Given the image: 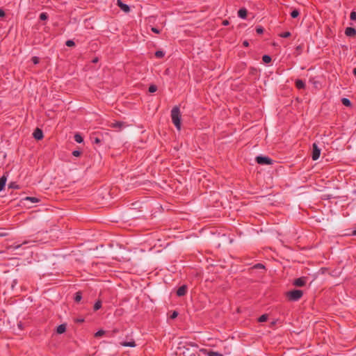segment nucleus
<instances>
[{"instance_id":"nucleus-11","label":"nucleus","mask_w":356,"mask_h":356,"mask_svg":"<svg viewBox=\"0 0 356 356\" xmlns=\"http://www.w3.org/2000/svg\"><path fill=\"white\" fill-rule=\"evenodd\" d=\"M186 293V286H180L177 291V294L178 296H182L185 295Z\"/></svg>"},{"instance_id":"nucleus-2","label":"nucleus","mask_w":356,"mask_h":356,"mask_svg":"<svg viewBox=\"0 0 356 356\" xmlns=\"http://www.w3.org/2000/svg\"><path fill=\"white\" fill-rule=\"evenodd\" d=\"M302 291L300 290H293L287 293V297L290 300L297 301L302 296Z\"/></svg>"},{"instance_id":"nucleus-25","label":"nucleus","mask_w":356,"mask_h":356,"mask_svg":"<svg viewBox=\"0 0 356 356\" xmlns=\"http://www.w3.org/2000/svg\"><path fill=\"white\" fill-rule=\"evenodd\" d=\"M102 307V303L100 301H97V302H95V305H94V309L95 310H98L101 308Z\"/></svg>"},{"instance_id":"nucleus-43","label":"nucleus","mask_w":356,"mask_h":356,"mask_svg":"<svg viewBox=\"0 0 356 356\" xmlns=\"http://www.w3.org/2000/svg\"><path fill=\"white\" fill-rule=\"evenodd\" d=\"M353 74L356 76V68L353 69Z\"/></svg>"},{"instance_id":"nucleus-33","label":"nucleus","mask_w":356,"mask_h":356,"mask_svg":"<svg viewBox=\"0 0 356 356\" xmlns=\"http://www.w3.org/2000/svg\"><path fill=\"white\" fill-rule=\"evenodd\" d=\"M257 32L259 34L262 33L264 32V30L261 27H257L256 29Z\"/></svg>"},{"instance_id":"nucleus-42","label":"nucleus","mask_w":356,"mask_h":356,"mask_svg":"<svg viewBox=\"0 0 356 356\" xmlns=\"http://www.w3.org/2000/svg\"><path fill=\"white\" fill-rule=\"evenodd\" d=\"M353 236H356V229L352 232Z\"/></svg>"},{"instance_id":"nucleus-19","label":"nucleus","mask_w":356,"mask_h":356,"mask_svg":"<svg viewBox=\"0 0 356 356\" xmlns=\"http://www.w3.org/2000/svg\"><path fill=\"white\" fill-rule=\"evenodd\" d=\"M155 56L157 58H163L165 56V52L161 50L156 51L155 52Z\"/></svg>"},{"instance_id":"nucleus-45","label":"nucleus","mask_w":356,"mask_h":356,"mask_svg":"<svg viewBox=\"0 0 356 356\" xmlns=\"http://www.w3.org/2000/svg\"><path fill=\"white\" fill-rule=\"evenodd\" d=\"M97 59H94V60H93V62H95V63L97 62Z\"/></svg>"},{"instance_id":"nucleus-32","label":"nucleus","mask_w":356,"mask_h":356,"mask_svg":"<svg viewBox=\"0 0 356 356\" xmlns=\"http://www.w3.org/2000/svg\"><path fill=\"white\" fill-rule=\"evenodd\" d=\"M32 60L34 64H38L39 63V58L38 57L34 56Z\"/></svg>"},{"instance_id":"nucleus-30","label":"nucleus","mask_w":356,"mask_h":356,"mask_svg":"<svg viewBox=\"0 0 356 356\" xmlns=\"http://www.w3.org/2000/svg\"><path fill=\"white\" fill-rule=\"evenodd\" d=\"M26 200L31 201V202H38V201L37 198L31 197H26Z\"/></svg>"},{"instance_id":"nucleus-29","label":"nucleus","mask_w":356,"mask_h":356,"mask_svg":"<svg viewBox=\"0 0 356 356\" xmlns=\"http://www.w3.org/2000/svg\"><path fill=\"white\" fill-rule=\"evenodd\" d=\"M65 44L67 47H73L75 44L74 42L71 40H67Z\"/></svg>"},{"instance_id":"nucleus-9","label":"nucleus","mask_w":356,"mask_h":356,"mask_svg":"<svg viewBox=\"0 0 356 356\" xmlns=\"http://www.w3.org/2000/svg\"><path fill=\"white\" fill-rule=\"evenodd\" d=\"M33 137L37 140H40L43 138L42 131L40 129H36L33 133Z\"/></svg>"},{"instance_id":"nucleus-18","label":"nucleus","mask_w":356,"mask_h":356,"mask_svg":"<svg viewBox=\"0 0 356 356\" xmlns=\"http://www.w3.org/2000/svg\"><path fill=\"white\" fill-rule=\"evenodd\" d=\"M342 104L346 106H350L351 105L350 101L347 98H343L341 99Z\"/></svg>"},{"instance_id":"nucleus-37","label":"nucleus","mask_w":356,"mask_h":356,"mask_svg":"<svg viewBox=\"0 0 356 356\" xmlns=\"http://www.w3.org/2000/svg\"><path fill=\"white\" fill-rule=\"evenodd\" d=\"M5 15V13L3 11V10L2 9H0V17H2Z\"/></svg>"},{"instance_id":"nucleus-39","label":"nucleus","mask_w":356,"mask_h":356,"mask_svg":"<svg viewBox=\"0 0 356 356\" xmlns=\"http://www.w3.org/2000/svg\"><path fill=\"white\" fill-rule=\"evenodd\" d=\"M222 24H223L224 26H227V25H228V24H229V22H228L227 20H224V21L222 22Z\"/></svg>"},{"instance_id":"nucleus-24","label":"nucleus","mask_w":356,"mask_h":356,"mask_svg":"<svg viewBox=\"0 0 356 356\" xmlns=\"http://www.w3.org/2000/svg\"><path fill=\"white\" fill-rule=\"evenodd\" d=\"M291 35V33L289 31H286L280 34V36L282 38H288Z\"/></svg>"},{"instance_id":"nucleus-38","label":"nucleus","mask_w":356,"mask_h":356,"mask_svg":"<svg viewBox=\"0 0 356 356\" xmlns=\"http://www.w3.org/2000/svg\"><path fill=\"white\" fill-rule=\"evenodd\" d=\"M243 46L245 47H248L249 45V43L247 40H245L243 42Z\"/></svg>"},{"instance_id":"nucleus-17","label":"nucleus","mask_w":356,"mask_h":356,"mask_svg":"<svg viewBox=\"0 0 356 356\" xmlns=\"http://www.w3.org/2000/svg\"><path fill=\"white\" fill-rule=\"evenodd\" d=\"M207 356H222V354L214 351H209L207 352Z\"/></svg>"},{"instance_id":"nucleus-7","label":"nucleus","mask_w":356,"mask_h":356,"mask_svg":"<svg viewBox=\"0 0 356 356\" xmlns=\"http://www.w3.org/2000/svg\"><path fill=\"white\" fill-rule=\"evenodd\" d=\"M110 127L120 130L124 127V124L122 122H115L111 123Z\"/></svg>"},{"instance_id":"nucleus-27","label":"nucleus","mask_w":356,"mask_h":356,"mask_svg":"<svg viewBox=\"0 0 356 356\" xmlns=\"http://www.w3.org/2000/svg\"><path fill=\"white\" fill-rule=\"evenodd\" d=\"M156 90H157V88H156V86H154V85H152V86H150L149 87V92H152H152H156Z\"/></svg>"},{"instance_id":"nucleus-34","label":"nucleus","mask_w":356,"mask_h":356,"mask_svg":"<svg viewBox=\"0 0 356 356\" xmlns=\"http://www.w3.org/2000/svg\"><path fill=\"white\" fill-rule=\"evenodd\" d=\"M177 315H178V313H177V312H174L172 314V315H171V316H170V317H171V318H172V319H173V318H175L177 316Z\"/></svg>"},{"instance_id":"nucleus-35","label":"nucleus","mask_w":356,"mask_h":356,"mask_svg":"<svg viewBox=\"0 0 356 356\" xmlns=\"http://www.w3.org/2000/svg\"><path fill=\"white\" fill-rule=\"evenodd\" d=\"M152 31L154 33H159V32H160V31L158 29L155 28V27H152Z\"/></svg>"},{"instance_id":"nucleus-4","label":"nucleus","mask_w":356,"mask_h":356,"mask_svg":"<svg viewBox=\"0 0 356 356\" xmlns=\"http://www.w3.org/2000/svg\"><path fill=\"white\" fill-rule=\"evenodd\" d=\"M321 155V149L318 147L316 143L313 144V150H312V159L314 161H316L318 159Z\"/></svg>"},{"instance_id":"nucleus-20","label":"nucleus","mask_w":356,"mask_h":356,"mask_svg":"<svg viewBox=\"0 0 356 356\" xmlns=\"http://www.w3.org/2000/svg\"><path fill=\"white\" fill-rule=\"evenodd\" d=\"M262 60L265 63H268L271 61V58L268 55H264L263 56Z\"/></svg>"},{"instance_id":"nucleus-12","label":"nucleus","mask_w":356,"mask_h":356,"mask_svg":"<svg viewBox=\"0 0 356 356\" xmlns=\"http://www.w3.org/2000/svg\"><path fill=\"white\" fill-rule=\"evenodd\" d=\"M121 346H125V347H135L136 343L134 341H124L120 343Z\"/></svg>"},{"instance_id":"nucleus-22","label":"nucleus","mask_w":356,"mask_h":356,"mask_svg":"<svg viewBox=\"0 0 356 356\" xmlns=\"http://www.w3.org/2000/svg\"><path fill=\"white\" fill-rule=\"evenodd\" d=\"M105 332L103 330H98L95 334V337H100L104 334Z\"/></svg>"},{"instance_id":"nucleus-36","label":"nucleus","mask_w":356,"mask_h":356,"mask_svg":"<svg viewBox=\"0 0 356 356\" xmlns=\"http://www.w3.org/2000/svg\"><path fill=\"white\" fill-rule=\"evenodd\" d=\"M72 154H73L74 156H79L80 152H79V151H77V150H75V151H74V152H72Z\"/></svg>"},{"instance_id":"nucleus-13","label":"nucleus","mask_w":356,"mask_h":356,"mask_svg":"<svg viewBox=\"0 0 356 356\" xmlns=\"http://www.w3.org/2000/svg\"><path fill=\"white\" fill-rule=\"evenodd\" d=\"M66 330V326L64 324H61L57 327L56 332L58 334H63Z\"/></svg>"},{"instance_id":"nucleus-6","label":"nucleus","mask_w":356,"mask_h":356,"mask_svg":"<svg viewBox=\"0 0 356 356\" xmlns=\"http://www.w3.org/2000/svg\"><path fill=\"white\" fill-rule=\"evenodd\" d=\"M345 34L348 37H353L356 34V30L352 27H348L346 29Z\"/></svg>"},{"instance_id":"nucleus-26","label":"nucleus","mask_w":356,"mask_h":356,"mask_svg":"<svg viewBox=\"0 0 356 356\" xmlns=\"http://www.w3.org/2000/svg\"><path fill=\"white\" fill-rule=\"evenodd\" d=\"M267 319H268V316L266 314H264L259 318V322H265Z\"/></svg>"},{"instance_id":"nucleus-40","label":"nucleus","mask_w":356,"mask_h":356,"mask_svg":"<svg viewBox=\"0 0 356 356\" xmlns=\"http://www.w3.org/2000/svg\"><path fill=\"white\" fill-rule=\"evenodd\" d=\"M95 143H100V140H99L98 138H96L95 139Z\"/></svg>"},{"instance_id":"nucleus-10","label":"nucleus","mask_w":356,"mask_h":356,"mask_svg":"<svg viewBox=\"0 0 356 356\" xmlns=\"http://www.w3.org/2000/svg\"><path fill=\"white\" fill-rule=\"evenodd\" d=\"M238 16L241 19H245L247 17V10L244 8L239 9Z\"/></svg>"},{"instance_id":"nucleus-5","label":"nucleus","mask_w":356,"mask_h":356,"mask_svg":"<svg viewBox=\"0 0 356 356\" xmlns=\"http://www.w3.org/2000/svg\"><path fill=\"white\" fill-rule=\"evenodd\" d=\"M117 5L124 13H129L130 11L129 6L127 4L124 3L121 0L117 1Z\"/></svg>"},{"instance_id":"nucleus-44","label":"nucleus","mask_w":356,"mask_h":356,"mask_svg":"<svg viewBox=\"0 0 356 356\" xmlns=\"http://www.w3.org/2000/svg\"><path fill=\"white\" fill-rule=\"evenodd\" d=\"M20 245H16L13 248V249H17L18 248H19Z\"/></svg>"},{"instance_id":"nucleus-21","label":"nucleus","mask_w":356,"mask_h":356,"mask_svg":"<svg viewBox=\"0 0 356 356\" xmlns=\"http://www.w3.org/2000/svg\"><path fill=\"white\" fill-rule=\"evenodd\" d=\"M82 298L81 293L80 292H77L75 294L74 300L76 302H79Z\"/></svg>"},{"instance_id":"nucleus-8","label":"nucleus","mask_w":356,"mask_h":356,"mask_svg":"<svg viewBox=\"0 0 356 356\" xmlns=\"http://www.w3.org/2000/svg\"><path fill=\"white\" fill-rule=\"evenodd\" d=\"M306 280L305 277H300L294 281V285L297 286H302L305 284Z\"/></svg>"},{"instance_id":"nucleus-14","label":"nucleus","mask_w":356,"mask_h":356,"mask_svg":"<svg viewBox=\"0 0 356 356\" xmlns=\"http://www.w3.org/2000/svg\"><path fill=\"white\" fill-rule=\"evenodd\" d=\"M6 180L7 179L4 175L0 178V191H1L3 189L6 183Z\"/></svg>"},{"instance_id":"nucleus-15","label":"nucleus","mask_w":356,"mask_h":356,"mask_svg":"<svg viewBox=\"0 0 356 356\" xmlns=\"http://www.w3.org/2000/svg\"><path fill=\"white\" fill-rule=\"evenodd\" d=\"M296 86L298 89H303L305 87V83L302 80L298 79V80H296Z\"/></svg>"},{"instance_id":"nucleus-31","label":"nucleus","mask_w":356,"mask_h":356,"mask_svg":"<svg viewBox=\"0 0 356 356\" xmlns=\"http://www.w3.org/2000/svg\"><path fill=\"white\" fill-rule=\"evenodd\" d=\"M350 17V19H352V20H356V13L351 12Z\"/></svg>"},{"instance_id":"nucleus-16","label":"nucleus","mask_w":356,"mask_h":356,"mask_svg":"<svg viewBox=\"0 0 356 356\" xmlns=\"http://www.w3.org/2000/svg\"><path fill=\"white\" fill-rule=\"evenodd\" d=\"M74 140L78 143H81L83 142V140L82 136L80 134H75Z\"/></svg>"},{"instance_id":"nucleus-28","label":"nucleus","mask_w":356,"mask_h":356,"mask_svg":"<svg viewBox=\"0 0 356 356\" xmlns=\"http://www.w3.org/2000/svg\"><path fill=\"white\" fill-rule=\"evenodd\" d=\"M48 16L47 15V13H42L40 15V19L41 20H46L47 19Z\"/></svg>"},{"instance_id":"nucleus-1","label":"nucleus","mask_w":356,"mask_h":356,"mask_svg":"<svg viewBox=\"0 0 356 356\" xmlns=\"http://www.w3.org/2000/svg\"><path fill=\"white\" fill-rule=\"evenodd\" d=\"M171 118L173 124L177 129H181V115L178 107H174L171 111Z\"/></svg>"},{"instance_id":"nucleus-23","label":"nucleus","mask_w":356,"mask_h":356,"mask_svg":"<svg viewBox=\"0 0 356 356\" xmlns=\"http://www.w3.org/2000/svg\"><path fill=\"white\" fill-rule=\"evenodd\" d=\"M298 15H299V11H298V10H293L291 13V16L293 18H296V17H297Z\"/></svg>"},{"instance_id":"nucleus-41","label":"nucleus","mask_w":356,"mask_h":356,"mask_svg":"<svg viewBox=\"0 0 356 356\" xmlns=\"http://www.w3.org/2000/svg\"><path fill=\"white\" fill-rule=\"evenodd\" d=\"M83 321V318L77 319V322L82 323Z\"/></svg>"},{"instance_id":"nucleus-3","label":"nucleus","mask_w":356,"mask_h":356,"mask_svg":"<svg viewBox=\"0 0 356 356\" xmlns=\"http://www.w3.org/2000/svg\"><path fill=\"white\" fill-rule=\"evenodd\" d=\"M256 161L261 165H270L272 160L268 156H258L256 157Z\"/></svg>"}]
</instances>
